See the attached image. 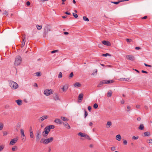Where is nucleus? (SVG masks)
I'll list each match as a JSON object with an SVG mask.
<instances>
[{"instance_id": "nucleus-1", "label": "nucleus", "mask_w": 152, "mask_h": 152, "mask_svg": "<svg viewBox=\"0 0 152 152\" xmlns=\"http://www.w3.org/2000/svg\"><path fill=\"white\" fill-rule=\"evenodd\" d=\"M21 58L20 56H17L15 59V66H18L21 63Z\"/></svg>"}, {"instance_id": "nucleus-2", "label": "nucleus", "mask_w": 152, "mask_h": 152, "mask_svg": "<svg viewBox=\"0 0 152 152\" xmlns=\"http://www.w3.org/2000/svg\"><path fill=\"white\" fill-rule=\"evenodd\" d=\"M9 85L12 89H16L18 88V84L15 82L10 80L9 81Z\"/></svg>"}, {"instance_id": "nucleus-3", "label": "nucleus", "mask_w": 152, "mask_h": 152, "mask_svg": "<svg viewBox=\"0 0 152 152\" xmlns=\"http://www.w3.org/2000/svg\"><path fill=\"white\" fill-rule=\"evenodd\" d=\"M50 31H51V26L49 25H47L45 26L44 33L45 35H46L48 32Z\"/></svg>"}, {"instance_id": "nucleus-4", "label": "nucleus", "mask_w": 152, "mask_h": 152, "mask_svg": "<svg viewBox=\"0 0 152 152\" xmlns=\"http://www.w3.org/2000/svg\"><path fill=\"white\" fill-rule=\"evenodd\" d=\"M50 131V128H48L47 126H46L44 129V131L42 132V134L44 137H45L48 134Z\"/></svg>"}, {"instance_id": "nucleus-5", "label": "nucleus", "mask_w": 152, "mask_h": 152, "mask_svg": "<svg viewBox=\"0 0 152 152\" xmlns=\"http://www.w3.org/2000/svg\"><path fill=\"white\" fill-rule=\"evenodd\" d=\"M53 91L51 89L45 90L44 92V94L46 96H48L53 93Z\"/></svg>"}, {"instance_id": "nucleus-6", "label": "nucleus", "mask_w": 152, "mask_h": 152, "mask_svg": "<svg viewBox=\"0 0 152 152\" xmlns=\"http://www.w3.org/2000/svg\"><path fill=\"white\" fill-rule=\"evenodd\" d=\"M53 140V137H50L44 140L43 143L44 144L46 145L48 143L51 142Z\"/></svg>"}, {"instance_id": "nucleus-7", "label": "nucleus", "mask_w": 152, "mask_h": 152, "mask_svg": "<svg viewBox=\"0 0 152 152\" xmlns=\"http://www.w3.org/2000/svg\"><path fill=\"white\" fill-rule=\"evenodd\" d=\"M18 137H16V138L12 139L11 140L10 144V145H13L16 143L18 141Z\"/></svg>"}, {"instance_id": "nucleus-8", "label": "nucleus", "mask_w": 152, "mask_h": 152, "mask_svg": "<svg viewBox=\"0 0 152 152\" xmlns=\"http://www.w3.org/2000/svg\"><path fill=\"white\" fill-rule=\"evenodd\" d=\"M126 58L132 61H133L134 60V57L132 55H127L126 56Z\"/></svg>"}, {"instance_id": "nucleus-9", "label": "nucleus", "mask_w": 152, "mask_h": 152, "mask_svg": "<svg viewBox=\"0 0 152 152\" xmlns=\"http://www.w3.org/2000/svg\"><path fill=\"white\" fill-rule=\"evenodd\" d=\"M102 43L105 45H106L108 46H110L111 45V43L109 42L108 41H102Z\"/></svg>"}, {"instance_id": "nucleus-10", "label": "nucleus", "mask_w": 152, "mask_h": 152, "mask_svg": "<svg viewBox=\"0 0 152 152\" xmlns=\"http://www.w3.org/2000/svg\"><path fill=\"white\" fill-rule=\"evenodd\" d=\"M53 99L55 101L59 99L58 94L57 93H55L53 95Z\"/></svg>"}, {"instance_id": "nucleus-11", "label": "nucleus", "mask_w": 152, "mask_h": 152, "mask_svg": "<svg viewBox=\"0 0 152 152\" xmlns=\"http://www.w3.org/2000/svg\"><path fill=\"white\" fill-rule=\"evenodd\" d=\"M105 83L104 80L101 81L98 85L97 87L98 88L101 87L103 84H105Z\"/></svg>"}, {"instance_id": "nucleus-12", "label": "nucleus", "mask_w": 152, "mask_h": 152, "mask_svg": "<svg viewBox=\"0 0 152 152\" xmlns=\"http://www.w3.org/2000/svg\"><path fill=\"white\" fill-rule=\"evenodd\" d=\"M26 40V38L25 36L23 39L22 41V44L21 45V48H23L25 45V43Z\"/></svg>"}, {"instance_id": "nucleus-13", "label": "nucleus", "mask_w": 152, "mask_h": 152, "mask_svg": "<svg viewBox=\"0 0 152 152\" xmlns=\"http://www.w3.org/2000/svg\"><path fill=\"white\" fill-rule=\"evenodd\" d=\"M83 94H80L78 96V101L79 102H81V101L82 100L83 97Z\"/></svg>"}, {"instance_id": "nucleus-14", "label": "nucleus", "mask_w": 152, "mask_h": 152, "mask_svg": "<svg viewBox=\"0 0 152 152\" xmlns=\"http://www.w3.org/2000/svg\"><path fill=\"white\" fill-rule=\"evenodd\" d=\"M48 115L43 116L40 118L39 119V120H41V121H42L45 119H47L48 118Z\"/></svg>"}, {"instance_id": "nucleus-15", "label": "nucleus", "mask_w": 152, "mask_h": 152, "mask_svg": "<svg viewBox=\"0 0 152 152\" xmlns=\"http://www.w3.org/2000/svg\"><path fill=\"white\" fill-rule=\"evenodd\" d=\"M68 88V85L66 84L64 85L62 88V90L63 91H65L67 90Z\"/></svg>"}, {"instance_id": "nucleus-16", "label": "nucleus", "mask_w": 152, "mask_h": 152, "mask_svg": "<svg viewBox=\"0 0 152 152\" xmlns=\"http://www.w3.org/2000/svg\"><path fill=\"white\" fill-rule=\"evenodd\" d=\"M17 104L19 105H21L22 104V101L21 100L18 99L15 101Z\"/></svg>"}, {"instance_id": "nucleus-17", "label": "nucleus", "mask_w": 152, "mask_h": 152, "mask_svg": "<svg viewBox=\"0 0 152 152\" xmlns=\"http://www.w3.org/2000/svg\"><path fill=\"white\" fill-rule=\"evenodd\" d=\"M54 122L57 124H62L61 120L59 119H56L54 120Z\"/></svg>"}, {"instance_id": "nucleus-18", "label": "nucleus", "mask_w": 152, "mask_h": 152, "mask_svg": "<svg viewBox=\"0 0 152 152\" xmlns=\"http://www.w3.org/2000/svg\"><path fill=\"white\" fill-rule=\"evenodd\" d=\"M104 82L105 83V84H109L113 83L114 82V81L113 80H104Z\"/></svg>"}, {"instance_id": "nucleus-19", "label": "nucleus", "mask_w": 152, "mask_h": 152, "mask_svg": "<svg viewBox=\"0 0 152 152\" xmlns=\"http://www.w3.org/2000/svg\"><path fill=\"white\" fill-rule=\"evenodd\" d=\"M112 123L111 121H107L106 125V127L107 128H109L110 127V126L112 125Z\"/></svg>"}, {"instance_id": "nucleus-20", "label": "nucleus", "mask_w": 152, "mask_h": 152, "mask_svg": "<svg viewBox=\"0 0 152 152\" xmlns=\"http://www.w3.org/2000/svg\"><path fill=\"white\" fill-rule=\"evenodd\" d=\"M74 85L75 87H80L81 86V85L79 82H76Z\"/></svg>"}, {"instance_id": "nucleus-21", "label": "nucleus", "mask_w": 152, "mask_h": 152, "mask_svg": "<svg viewBox=\"0 0 152 152\" xmlns=\"http://www.w3.org/2000/svg\"><path fill=\"white\" fill-rule=\"evenodd\" d=\"M112 92L110 90L108 91V92L107 94V96L108 97H110L112 95Z\"/></svg>"}, {"instance_id": "nucleus-22", "label": "nucleus", "mask_w": 152, "mask_h": 152, "mask_svg": "<svg viewBox=\"0 0 152 152\" xmlns=\"http://www.w3.org/2000/svg\"><path fill=\"white\" fill-rule=\"evenodd\" d=\"M116 139L119 141H120L121 139V137L120 134L117 135L116 136Z\"/></svg>"}, {"instance_id": "nucleus-23", "label": "nucleus", "mask_w": 152, "mask_h": 152, "mask_svg": "<svg viewBox=\"0 0 152 152\" xmlns=\"http://www.w3.org/2000/svg\"><path fill=\"white\" fill-rule=\"evenodd\" d=\"M64 126L66 127V128L67 129H69L70 128V126L67 123H64Z\"/></svg>"}, {"instance_id": "nucleus-24", "label": "nucleus", "mask_w": 152, "mask_h": 152, "mask_svg": "<svg viewBox=\"0 0 152 152\" xmlns=\"http://www.w3.org/2000/svg\"><path fill=\"white\" fill-rule=\"evenodd\" d=\"M20 134H21V137H22V136L23 137L25 136V135L24 133V131L23 129H21L20 130Z\"/></svg>"}, {"instance_id": "nucleus-25", "label": "nucleus", "mask_w": 152, "mask_h": 152, "mask_svg": "<svg viewBox=\"0 0 152 152\" xmlns=\"http://www.w3.org/2000/svg\"><path fill=\"white\" fill-rule=\"evenodd\" d=\"M128 0H122L121 1H111V3H113L114 4H117L120 3V2L121 1H127Z\"/></svg>"}, {"instance_id": "nucleus-26", "label": "nucleus", "mask_w": 152, "mask_h": 152, "mask_svg": "<svg viewBox=\"0 0 152 152\" xmlns=\"http://www.w3.org/2000/svg\"><path fill=\"white\" fill-rule=\"evenodd\" d=\"M144 136L145 137L148 136L150 135V133L149 132H146L143 133Z\"/></svg>"}, {"instance_id": "nucleus-27", "label": "nucleus", "mask_w": 152, "mask_h": 152, "mask_svg": "<svg viewBox=\"0 0 152 152\" xmlns=\"http://www.w3.org/2000/svg\"><path fill=\"white\" fill-rule=\"evenodd\" d=\"M78 135L80 136L81 137H84L85 136V134H84L81 132H79L78 134Z\"/></svg>"}, {"instance_id": "nucleus-28", "label": "nucleus", "mask_w": 152, "mask_h": 152, "mask_svg": "<svg viewBox=\"0 0 152 152\" xmlns=\"http://www.w3.org/2000/svg\"><path fill=\"white\" fill-rule=\"evenodd\" d=\"M144 126L143 124H141L138 127L139 129L141 130H142L144 129Z\"/></svg>"}, {"instance_id": "nucleus-29", "label": "nucleus", "mask_w": 152, "mask_h": 152, "mask_svg": "<svg viewBox=\"0 0 152 152\" xmlns=\"http://www.w3.org/2000/svg\"><path fill=\"white\" fill-rule=\"evenodd\" d=\"M61 119L63 121H67L69 119L65 117H61Z\"/></svg>"}, {"instance_id": "nucleus-30", "label": "nucleus", "mask_w": 152, "mask_h": 152, "mask_svg": "<svg viewBox=\"0 0 152 152\" xmlns=\"http://www.w3.org/2000/svg\"><path fill=\"white\" fill-rule=\"evenodd\" d=\"M4 127V125L2 123H0V130H2Z\"/></svg>"}, {"instance_id": "nucleus-31", "label": "nucleus", "mask_w": 152, "mask_h": 152, "mask_svg": "<svg viewBox=\"0 0 152 152\" xmlns=\"http://www.w3.org/2000/svg\"><path fill=\"white\" fill-rule=\"evenodd\" d=\"M47 126L48 128H50V130L51 129H53L54 128V126L53 125H50Z\"/></svg>"}, {"instance_id": "nucleus-32", "label": "nucleus", "mask_w": 152, "mask_h": 152, "mask_svg": "<svg viewBox=\"0 0 152 152\" xmlns=\"http://www.w3.org/2000/svg\"><path fill=\"white\" fill-rule=\"evenodd\" d=\"M83 20L85 21H89V20L88 19V18L86 16H83Z\"/></svg>"}, {"instance_id": "nucleus-33", "label": "nucleus", "mask_w": 152, "mask_h": 152, "mask_svg": "<svg viewBox=\"0 0 152 152\" xmlns=\"http://www.w3.org/2000/svg\"><path fill=\"white\" fill-rule=\"evenodd\" d=\"M35 74L37 76H39L41 75V73L40 72H37L35 73Z\"/></svg>"}, {"instance_id": "nucleus-34", "label": "nucleus", "mask_w": 152, "mask_h": 152, "mask_svg": "<svg viewBox=\"0 0 152 152\" xmlns=\"http://www.w3.org/2000/svg\"><path fill=\"white\" fill-rule=\"evenodd\" d=\"M62 77V74L61 72H60L59 73L58 75V77L59 78H61Z\"/></svg>"}, {"instance_id": "nucleus-35", "label": "nucleus", "mask_w": 152, "mask_h": 152, "mask_svg": "<svg viewBox=\"0 0 152 152\" xmlns=\"http://www.w3.org/2000/svg\"><path fill=\"white\" fill-rule=\"evenodd\" d=\"M102 56L106 57L107 56H110V54L108 53H106L105 54H102Z\"/></svg>"}, {"instance_id": "nucleus-36", "label": "nucleus", "mask_w": 152, "mask_h": 152, "mask_svg": "<svg viewBox=\"0 0 152 152\" xmlns=\"http://www.w3.org/2000/svg\"><path fill=\"white\" fill-rule=\"evenodd\" d=\"M37 27L38 30H39L42 28V26H39L37 25Z\"/></svg>"}, {"instance_id": "nucleus-37", "label": "nucleus", "mask_w": 152, "mask_h": 152, "mask_svg": "<svg viewBox=\"0 0 152 152\" xmlns=\"http://www.w3.org/2000/svg\"><path fill=\"white\" fill-rule=\"evenodd\" d=\"M36 139L37 140H39L40 139L39 133L37 134L36 136Z\"/></svg>"}, {"instance_id": "nucleus-38", "label": "nucleus", "mask_w": 152, "mask_h": 152, "mask_svg": "<svg viewBox=\"0 0 152 152\" xmlns=\"http://www.w3.org/2000/svg\"><path fill=\"white\" fill-rule=\"evenodd\" d=\"M84 137L86 139H87L89 140H91V138L89 136L86 134H85V136Z\"/></svg>"}, {"instance_id": "nucleus-39", "label": "nucleus", "mask_w": 152, "mask_h": 152, "mask_svg": "<svg viewBox=\"0 0 152 152\" xmlns=\"http://www.w3.org/2000/svg\"><path fill=\"white\" fill-rule=\"evenodd\" d=\"M17 147L16 146H14L12 148V151H14L16 150H17Z\"/></svg>"}, {"instance_id": "nucleus-40", "label": "nucleus", "mask_w": 152, "mask_h": 152, "mask_svg": "<svg viewBox=\"0 0 152 152\" xmlns=\"http://www.w3.org/2000/svg\"><path fill=\"white\" fill-rule=\"evenodd\" d=\"M93 107L95 109H97L98 107V105L97 104L95 103L94 104Z\"/></svg>"}, {"instance_id": "nucleus-41", "label": "nucleus", "mask_w": 152, "mask_h": 152, "mask_svg": "<svg viewBox=\"0 0 152 152\" xmlns=\"http://www.w3.org/2000/svg\"><path fill=\"white\" fill-rule=\"evenodd\" d=\"M73 76V72H72L70 73L69 75V78L70 79V78H72Z\"/></svg>"}, {"instance_id": "nucleus-42", "label": "nucleus", "mask_w": 152, "mask_h": 152, "mask_svg": "<svg viewBox=\"0 0 152 152\" xmlns=\"http://www.w3.org/2000/svg\"><path fill=\"white\" fill-rule=\"evenodd\" d=\"M139 137L138 136L135 137L133 136L132 137V139L134 140H136L138 139Z\"/></svg>"}, {"instance_id": "nucleus-43", "label": "nucleus", "mask_w": 152, "mask_h": 152, "mask_svg": "<svg viewBox=\"0 0 152 152\" xmlns=\"http://www.w3.org/2000/svg\"><path fill=\"white\" fill-rule=\"evenodd\" d=\"M73 16L75 18H77L78 17V15L76 14L73 13Z\"/></svg>"}, {"instance_id": "nucleus-44", "label": "nucleus", "mask_w": 152, "mask_h": 152, "mask_svg": "<svg viewBox=\"0 0 152 152\" xmlns=\"http://www.w3.org/2000/svg\"><path fill=\"white\" fill-rule=\"evenodd\" d=\"M30 136L31 138L34 137V135L33 132H30Z\"/></svg>"}, {"instance_id": "nucleus-45", "label": "nucleus", "mask_w": 152, "mask_h": 152, "mask_svg": "<svg viewBox=\"0 0 152 152\" xmlns=\"http://www.w3.org/2000/svg\"><path fill=\"white\" fill-rule=\"evenodd\" d=\"M131 109V107L129 106H128L127 107L126 110L127 112H129Z\"/></svg>"}, {"instance_id": "nucleus-46", "label": "nucleus", "mask_w": 152, "mask_h": 152, "mask_svg": "<svg viewBox=\"0 0 152 152\" xmlns=\"http://www.w3.org/2000/svg\"><path fill=\"white\" fill-rule=\"evenodd\" d=\"M87 115H88L87 112L85 110V114H84L85 118H86V117L87 116Z\"/></svg>"}, {"instance_id": "nucleus-47", "label": "nucleus", "mask_w": 152, "mask_h": 152, "mask_svg": "<svg viewBox=\"0 0 152 152\" xmlns=\"http://www.w3.org/2000/svg\"><path fill=\"white\" fill-rule=\"evenodd\" d=\"M126 41L127 42H130L132 41V39H126Z\"/></svg>"}, {"instance_id": "nucleus-48", "label": "nucleus", "mask_w": 152, "mask_h": 152, "mask_svg": "<svg viewBox=\"0 0 152 152\" xmlns=\"http://www.w3.org/2000/svg\"><path fill=\"white\" fill-rule=\"evenodd\" d=\"M88 109L89 111L91 112V108L90 106H89L88 107Z\"/></svg>"}, {"instance_id": "nucleus-49", "label": "nucleus", "mask_w": 152, "mask_h": 152, "mask_svg": "<svg viewBox=\"0 0 152 152\" xmlns=\"http://www.w3.org/2000/svg\"><path fill=\"white\" fill-rule=\"evenodd\" d=\"M115 150V148L114 147H112L111 148V150L112 151H114Z\"/></svg>"}, {"instance_id": "nucleus-50", "label": "nucleus", "mask_w": 152, "mask_h": 152, "mask_svg": "<svg viewBox=\"0 0 152 152\" xmlns=\"http://www.w3.org/2000/svg\"><path fill=\"white\" fill-rule=\"evenodd\" d=\"M127 142L126 140H124L123 141V143L124 145H126L127 144Z\"/></svg>"}, {"instance_id": "nucleus-51", "label": "nucleus", "mask_w": 152, "mask_h": 152, "mask_svg": "<svg viewBox=\"0 0 152 152\" xmlns=\"http://www.w3.org/2000/svg\"><path fill=\"white\" fill-rule=\"evenodd\" d=\"M3 15L5 14L6 15H8V12H7V11H6V10H5L4 11V13H3Z\"/></svg>"}, {"instance_id": "nucleus-52", "label": "nucleus", "mask_w": 152, "mask_h": 152, "mask_svg": "<svg viewBox=\"0 0 152 152\" xmlns=\"http://www.w3.org/2000/svg\"><path fill=\"white\" fill-rule=\"evenodd\" d=\"M29 132H33L32 128L31 126H30L29 128Z\"/></svg>"}, {"instance_id": "nucleus-53", "label": "nucleus", "mask_w": 152, "mask_h": 152, "mask_svg": "<svg viewBox=\"0 0 152 152\" xmlns=\"http://www.w3.org/2000/svg\"><path fill=\"white\" fill-rule=\"evenodd\" d=\"M144 65H145V66H148V67H151V66L150 65H148V64H146L145 63L144 64Z\"/></svg>"}, {"instance_id": "nucleus-54", "label": "nucleus", "mask_w": 152, "mask_h": 152, "mask_svg": "<svg viewBox=\"0 0 152 152\" xmlns=\"http://www.w3.org/2000/svg\"><path fill=\"white\" fill-rule=\"evenodd\" d=\"M4 149V147L2 146H0V151H1Z\"/></svg>"}, {"instance_id": "nucleus-55", "label": "nucleus", "mask_w": 152, "mask_h": 152, "mask_svg": "<svg viewBox=\"0 0 152 152\" xmlns=\"http://www.w3.org/2000/svg\"><path fill=\"white\" fill-rule=\"evenodd\" d=\"M58 51L57 50H54L52 51L51 52L52 53H54Z\"/></svg>"}, {"instance_id": "nucleus-56", "label": "nucleus", "mask_w": 152, "mask_h": 152, "mask_svg": "<svg viewBox=\"0 0 152 152\" xmlns=\"http://www.w3.org/2000/svg\"><path fill=\"white\" fill-rule=\"evenodd\" d=\"M141 72H142L143 73H146V74L148 73V72H147L143 70H142Z\"/></svg>"}, {"instance_id": "nucleus-57", "label": "nucleus", "mask_w": 152, "mask_h": 152, "mask_svg": "<svg viewBox=\"0 0 152 152\" xmlns=\"http://www.w3.org/2000/svg\"><path fill=\"white\" fill-rule=\"evenodd\" d=\"M149 141L148 142V143H152V139H150L149 140Z\"/></svg>"}, {"instance_id": "nucleus-58", "label": "nucleus", "mask_w": 152, "mask_h": 152, "mask_svg": "<svg viewBox=\"0 0 152 152\" xmlns=\"http://www.w3.org/2000/svg\"><path fill=\"white\" fill-rule=\"evenodd\" d=\"M30 4V3L29 1H28L26 2V5L27 6H29Z\"/></svg>"}, {"instance_id": "nucleus-59", "label": "nucleus", "mask_w": 152, "mask_h": 152, "mask_svg": "<svg viewBox=\"0 0 152 152\" xmlns=\"http://www.w3.org/2000/svg\"><path fill=\"white\" fill-rule=\"evenodd\" d=\"M65 14H66L69 15H71V13L70 12H65Z\"/></svg>"}, {"instance_id": "nucleus-60", "label": "nucleus", "mask_w": 152, "mask_h": 152, "mask_svg": "<svg viewBox=\"0 0 152 152\" xmlns=\"http://www.w3.org/2000/svg\"><path fill=\"white\" fill-rule=\"evenodd\" d=\"M147 18V16H144V17L142 18V19H145Z\"/></svg>"}, {"instance_id": "nucleus-61", "label": "nucleus", "mask_w": 152, "mask_h": 152, "mask_svg": "<svg viewBox=\"0 0 152 152\" xmlns=\"http://www.w3.org/2000/svg\"><path fill=\"white\" fill-rule=\"evenodd\" d=\"M140 49V48L139 47H135V49L136 50H139Z\"/></svg>"}, {"instance_id": "nucleus-62", "label": "nucleus", "mask_w": 152, "mask_h": 152, "mask_svg": "<svg viewBox=\"0 0 152 152\" xmlns=\"http://www.w3.org/2000/svg\"><path fill=\"white\" fill-rule=\"evenodd\" d=\"M92 125H93V123L92 122H90L89 124V125L90 126H92Z\"/></svg>"}, {"instance_id": "nucleus-63", "label": "nucleus", "mask_w": 152, "mask_h": 152, "mask_svg": "<svg viewBox=\"0 0 152 152\" xmlns=\"http://www.w3.org/2000/svg\"><path fill=\"white\" fill-rule=\"evenodd\" d=\"M7 132H4V133H3V135L4 136H5L6 135H7Z\"/></svg>"}, {"instance_id": "nucleus-64", "label": "nucleus", "mask_w": 152, "mask_h": 152, "mask_svg": "<svg viewBox=\"0 0 152 152\" xmlns=\"http://www.w3.org/2000/svg\"><path fill=\"white\" fill-rule=\"evenodd\" d=\"M140 106L139 105H136V107L137 108H140Z\"/></svg>"}]
</instances>
